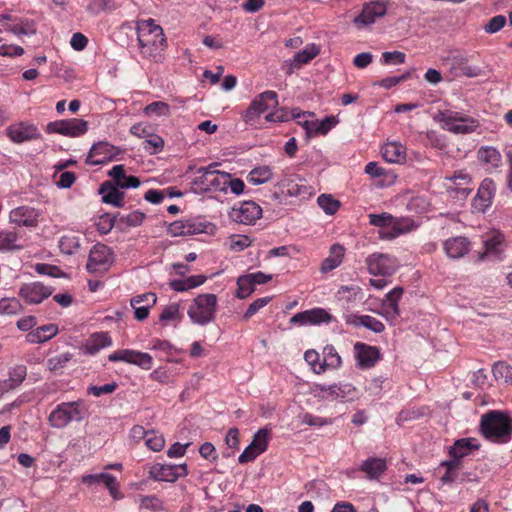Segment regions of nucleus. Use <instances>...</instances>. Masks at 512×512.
Wrapping results in <instances>:
<instances>
[{"label":"nucleus","mask_w":512,"mask_h":512,"mask_svg":"<svg viewBox=\"0 0 512 512\" xmlns=\"http://www.w3.org/2000/svg\"><path fill=\"white\" fill-rule=\"evenodd\" d=\"M137 40L143 57L158 62L166 45V38L161 26L153 19L142 21L137 29Z\"/></svg>","instance_id":"1"},{"label":"nucleus","mask_w":512,"mask_h":512,"mask_svg":"<svg viewBox=\"0 0 512 512\" xmlns=\"http://www.w3.org/2000/svg\"><path fill=\"white\" fill-rule=\"evenodd\" d=\"M480 431L490 442L504 444L512 437V419L508 413L492 410L481 416Z\"/></svg>","instance_id":"2"},{"label":"nucleus","mask_w":512,"mask_h":512,"mask_svg":"<svg viewBox=\"0 0 512 512\" xmlns=\"http://www.w3.org/2000/svg\"><path fill=\"white\" fill-rule=\"evenodd\" d=\"M88 414L85 402L81 399L62 402L50 412L47 421L54 429H64L71 422H82Z\"/></svg>","instance_id":"3"},{"label":"nucleus","mask_w":512,"mask_h":512,"mask_svg":"<svg viewBox=\"0 0 512 512\" xmlns=\"http://www.w3.org/2000/svg\"><path fill=\"white\" fill-rule=\"evenodd\" d=\"M216 310L217 296L212 293L200 294L189 305L187 315L193 324L206 326L214 321Z\"/></svg>","instance_id":"4"},{"label":"nucleus","mask_w":512,"mask_h":512,"mask_svg":"<svg viewBox=\"0 0 512 512\" xmlns=\"http://www.w3.org/2000/svg\"><path fill=\"white\" fill-rule=\"evenodd\" d=\"M219 163H212L207 167L197 170V176L193 180L195 188L201 192L226 191L227 172H220L216 169Z\"/></svg>","instance_id":"5"},{"label":"nucleus","mask_w":512,"mask_h":512,"mask_svg":"<svg viewBox=\"0 0 512 512\" xmlns=\"http://www.w3.org/2000/svg\"><path fill=\"white\" fill-rule=\"evenodd\" d=\"M436 120L443 129L454 134H468L479 127V122L476 119L463 116L461 113L452 110L439 111Z\"/></svg>","instance_id":"6"},{"label":"nucleus","mask_w":512,"mask_h":512,"mask_svg":"<svg viewBox=\"0 0 512 512\" xmlns=\"http://www.w3.org/2000/svg\"><path fill=\"white\" fill-rule=\"evenodd\" d=\"M278 96L275 91H264L258 94L245 110L242 117L246 123L254 124V122L269 109L278 106Z\"/></svg>","instance_id":"7"},{"label":"nucleus","mask_w":512,"mask_h":512,"mask_svg":"<svg viewBox=\"0 0 512 512\" xmlns=\"http://www.w3.org/2000/svg\"><path fill=\"white\" fill-rule=\"evenodd\" d=\"M88 130V122L83 119L71 118L53 121L47 124L48 133H56L67 137H79Z\"/></svg>","instance_id":"8"},{"label":"nucleus","mask_w":512,"mask_h":512,"mask_svg":"<svg viewBox=\"0 0 512 512\" xmlns=\"http://www.w3.org/2000/svg\"><path fill=\"white\" fill-rule=\"evenodd\" d=\"M113 263V254L104 244H96L89 253L86 268L90 273L106 272Z\"/></svg>","instance_id":"9"},{"label":"nucleus","mask_w":512,"mask_h":512,"mask_svg":"<svg viewBox=\"0 0 512 512\" xmlns=\"http://www.w3.org/2000/svg\"><path fill=\"white\" fill-rule=\"evenodd\" d=\"M365 263L368 268V272L372 275L391 276L397 270V261L389 254L384 253H373L369 255Z\"/></svg>","instance_id":"10"},{"label":"nucleus","mask_w":512,"mask_h":512,"mask_svg":"<svg viewBox=\"0 0 512 512\" xmlns=\"http://www.w3.org/2000/svg\"><path fill=\"white\" fill-rule=\"evenodd\" d=\"M188 474L186 464L168 465L157 463L150 467L149 477L155 481L175 482Z\"/></svg>","instance_id":"11"},{"label":"nucleus","mask_w":512,"mask_h":512,"mask_svg":"<svg viewBox=\"0 0 512 512\" xmlns=\"http://www.w3.org/2000/svg\"><path fill=\"white\" fill-rule=\"evenodd\" d=\"M269 430L266 428L259 429L253 436L251 443L240 454L239 463H247L253 461L258 455L267 450Z\"/></svg>","instance_id":"12"},{"label":"nucleus","mask_w":512,"mask_h":512,"mask_svg":"<svg viewBox=\"0 0 512 512\" xmlns=\"http://www.w3.org/2000/svg\"><path fill=\"white\" fill-rule=\"evenodd\" d=\"M277 185L283 194L292 197H305L312 193V188L298 175H284Z\"/></svg>","instance_id":"13"},{"label":"nucleus","mask_w":512,"mask_h":512,"mask_svg":"<svg viewBox=\"0 0 512 512\" xmlns=\"http://www.w3.org/2000/svg\"><path fill=\"white\" fill-rule=\"evenodd\" d=\"M118 153L119 150L108 142H98L91 147L86 158V163L90 165H101L111 161Z\"/></svg>","instance_id":"14"},{"label":"nucleus","mask_w":512,"mask_h":512,"mask_svg":"<svg viewBox=\"0 0 512 512\" xmlns=\"http://www.w3.org/2000/svg\"><path fill=\"white\" fill-rule=\"evenodd\" d=\"M495 191V183L490 179H484L472 201L473 209L477 212H485L492 204Z\"/></svg>","instance_id":"15"},{"label":"nucleus","mask_w":512,"mask_h":512,"mask_svg":"<svg viewBox=\"0 0 512 512\" xmlns=\"http://www.w3.org/2000/svg\"><path fill=\"white\" fill-rule=\"evenodd\" d=\"M52 293L53 289L41 282L24 284L19 291V295L30 304H39Z\"/></svg>","instance_id":"16"},{"label":"nucleus","mask_w":512,"mask_h":512,"mask_svg":"<svg viewBox=\"0 0 512 512\" xmlns=\"http://www.w3.org/2000/svg\"><path fill=\"white\" fill-rule=\"evenodd\" d=\"M262 216V208L254 201H244L238 209H233L232 217L236 222L251 225Z\"/></svg>","instance_id":"17"},{"label":"nucleus","mask_w":512,"mask_h":512,"mask_svg":"<svg viewBox=\"0 0 512 512\" xmlns=\"http://www.w3.org/2000/svg\"><path fill=\"white\" fill-rule=\"evenodd\" d=\"M332 320V316L323 308H314L304 312L296 313L291 317L290 322L292 324L299 325H317L321 323H329Z\"/></svg>","instance_id":"18"},{"label":"nucleus","mask_w":512,"mask_h":512,"mask_svg":"<svg viewBox=\"0 0 512 512\" xmlns=\"http://www.w3.org/2000/svg\"><path fill=\"white\" fill-rule=\"evenodd\" d=\"M7 135L15 143H22L40 137L37 127L27 122L10 125L7 128Z\"/></svg>","instance_id":"19"},{"label":"nucleus","mask_w":512,"mask_h":512,"mask_svg":"<svg viewBox=\"0 0 512 512\" xmlns=\"http://www.w3.org/2000/svg\"><path fill=\"white\" fill-rule=\"evenodd\" d=\"M386 4L384 2H372L367 4L361 14L354 19V23L357 27H366L373 24L378 17L383 16L386 13Z\"/></svg>","instance_id":"20"},{"label":"nucleus","mask_w":512,"mask_h":512,"mask_svg":"<svg viewBox=\"0 0 512 512\" xmlns=\"http://www.w3.org/2000/svg\"><path fill=\"white\" fill-rule=\"evenodd\" d=\"M403 295V288L395 287L385 295L382 302V315L388 321H394L400 315L398 302Z\"/></svg>","instance_id":"21"},{"label":"nucleus","mask_w":512,"mask_h":512,"mask_svg":"<svg viewBox=\"0 0 512 512\" xmlns=\"http://www.w3.org/2000/svg\"><path fill=\"white\" fill-rule=\"evenodd\" d=\"M82 482L84 484L92 485L102 482L106 488L109 490L110 495L114 499H121L123 494L119 490V484L116 478L108 473H99V474H88L82 477Z\"/></svg>","instance_id":"22"},{"label":"nucleus","mask_w":512,"mask_h":512,"mask_svg":"<svg viewBox=\"0 0 512 512\" xmlns=\"http://www.w3.org/2000/svg\"><path fill=\"white\" fill-rule=\"evenodd\" d=\"M204 231V225L192 219L174 221L168 227V232L172 236H190Z\"/></svg>","instance_id":"23"},{"label":"nucleus","mask_w":512,"mask_h":512,"mask_svg":"<svg viewBox=\"0 0 512 512\" xmlns=\"http://www.w3.org/2000/svg\"><path fill=\"white\" fill-rule=\"evenodd\" d=\"M345 322L347 325L353 327H365L374 333H382L385 330V325L378 319L370 315H345Z\"/></svg>","instance_id":"24"},{"label":"nucleus","mask_w":512,"mask_h":512,"mask_svg":"<svg viewBox=\"0 0 512 512\" xmlns=\"http://www.w3.org/2000/svg\"><path fill=\"white\" fill-rule=\"evenodd\" d=\"M451 70L455 76L477 77L481 75L482 69L479 66L468 64V57L465 55H457L450 60Z\"/></svg>","instance_id":"25"},{"label":"nucleus","mask_w":512,"mask_h":512,"mask_svg":"<svg viewBox=\"0 0 512 512\" xmlns=\"http://www.w3.org/2000/svg\"><path fill=\"white\" fill-rule=\"evenodd\" d=\"M444 251L451 259H459L464 257L470 250V242L462 236L447 239L444 244Z\"/></svg>","instance_id":"26"},{"label":"nucleus","mask_w":512,"mask_h":512,"mask_svg":"<svg viewBox=\"0 0 512 512\" xmlns=\"http://www.w3.org/2000/svg\"><path fill=\"white\" fill-rule=\"evenodd\" d=\"M386 470V459L381 457H370L359 466V471L363 472L369 480L379 479Z\"/></svg>","instance_id":"27"},{"label":"nucleus","mask_w":512,"mask_h":512,"mask_svg":"<svg viewBox=\"0 0 512 512\" xmlns=\"http://www.w3.org/2000/svg\"><path fill=\"white\" fill-rule=\"evenodd\" d=\"M10 221L17 226L35 227L37 225V213L33 208L21 206L10 212Z\"/></svg>","instance_id":"28"},{"label":"nucleus","mask_w":512,"mask_h":512,"mask_svg":"<svg viewBox=\"0 0 512 512\" xmlns=\"http://www.w3.org/2000/svg\"><path fill=\"white\" fill-rule=\"evenodd\" d=\"M108 175L113 179L115 185L122 189L137 188L141 183L138 177L125 174L124 165H115Z\"/></svg>","instance_id":"29"},{"label":"nucleus","mask_w":512,"mask_h":512,"mask_svg":"<svg viewBox=\"0 0 512 512\" xmlns=\"http://www.w3.org/2000/svg\"><path fill=\"white\" fill-rule=\"evenodd\" d=\"M355 350L357 351L359 365L362 367L370 368L374 366L380 357L379 349L377 347L369 346L364 343H356Z\"/></svg>","instance_id":"30"},{"label":"nucleus","mask_w":512,"mask_h":512,"mask_svg":"<svg viewBox=\"0 0 512 512\" xmlns=\"http://www.w3.org/2000/svg\"><path fill=\"white\" fill-rule=\"evenodd\" d=\"M319 53L320 49L316 44H310L306 46L303 50L297 52L293 60L290 61L287 73H293L294 69H298L300 68L301 65L307 64L312 59H314Z\"/></svg>","instance_id":"31"},{"label":"nucleus","mask_w":512,"mask_h":512,"mask_svg":"<svg viewBox=\"0 0 512 512\" xmlns=\"http://www.w3.org/2000/svg\"><path fill=\"white\" fill-rule=\"evenodd\" d=\"M99 193L102 194V201L111 204L115 207H122L124 200V193L119 190V187L112 185L110 182H104Z\"/></svg>","instance_id":"32"},{"label":"nucleus","mask_w":512,"mask_h":512,"mask_svg":"<svg viewBox=\"0 0 512 512\" xmlns=\"http://www.w3.org/2000/svg\"><path fill=\"white\" fill-rule=\"evenodd\" d=\"M5 30L16 36H32L37 32L36 22L32 19L21 18L5 26Z\"/></svg>","instance_id":"33"},{"label":"nucleus","mask_w":512,"mask_h":512,"mask_svg":"<svg viewBox=\"0 0 512 512\" xmlns=\"http://www.w3.org/2000/svg\"><path fill=\"white\" fill-rule=\"evenodd\" d=\"M345 249L340 244H334L330 248V254L322 261L320 270L322 273H327L334 270L343 261Z\"/></svg>","instance_id":"34"},{"label":"nucleus","mask_w":512,"mask_h":512,"mask_svg":"<svg viewBox=\"0 0 512 512\" xmlns=\"http://www.w3.org/2000/svg\"><path fill=\"white\" fill-rule=\"evenodd\" d=\"M383 158L389 163H401L406 158V149L399 142H389L381 150Z\"/></svg>","instance_id":"35"},{"label":"nucleus","mask_w":512,"mask_h":512,"mask_svg":"<svg viewBox=\"0 0 512 512\" xmlns=\"http://www.w3.org/2000/svg\"><path fill=\"white\" fill-rule=\"evenodd\" d=\"M479 444L473 438H463L457 440L452 447L449 449V454L451 457L455 458L454 460H459L460 458L468 455L472 450L478 449Z\"/></svg>","instance_id":"36"},{"label":"nucleus","mask_w":512,"mask_h":512,"mask_svg":"<svg viewBox=\"0 0 512 512\" xmlns=\"http://www.w3.org/2000/svg\"><path fill=\"white\" fill-rule=\"evenodd\" d=\"M58 333V327L55 324H47L38 327L33 332L27 334V341L32 344L43 343L53 338Z\"/></svg>","instance_id":"37"},{"label":"nucleus","mask_w":512,"mask_h":512,"mask_svg":"<svg viewBox=\"0 0 512 512\" xmlns=\"http://www.w3.org/2000/svg\"><path fill=\"white\" fill-rule=\"evenodd\" d=\"M27 368L24 365H16L9 371V378L2 381L3 391L17 388L26 378Z\"/></svg>","instance_id":"38"},{"label":"nucleus","mask_w":512,"mask_h":512,"mask_svg":"<svg viewBox=\"0 0 512 512\" xmlns=\"http://www.w3.org/2000/svg\"><path fill=\"white\" fill-rule=\"evenodd\" d=\"M415 225L411 219L400 218L393 220L391 229L389 231L381 233V237L384 239H393L400 234L407 233L414 229Z\"/></svg>","instance_id":"39"},{"label":"nucleus","mask_w":512,"mask_h":512,"mask_svg":"<svg viewBox=\"0 0 512 512\" xmlns=\"http://www.w3.org/2000/svg\"><path fill=\"white\" fill-rule=\"evenodd\" d=\"M478 158L481 162L489 164L493 168H498L502 164L501 154L494 147H481L478 150Z\"/></svg>","instance_id":"40"},{"label":"nucleus","mask_w":512,"mask_h":512,"mask_svg":"<svg viewBox=\"0 0 512 512\" xmlns=\"http://www.w3.org/2000/svg\"><path fill=\"white\" fill-rule=\"evenodd\" d=\"M273 178V172L269 166H258L250 171L248 175V182L253 185H260L267 183Z\"/></svg>","instance_id":"41"},{"label":"nucleus","mask_w":512,"mask_h":512,"mask_svg":"<svg viewBox=\"0 0 512 512\" xmlns=\"http://www.w3.org/2000/svg\"><path fill=\"white\" fill-rule=\"evenodd\" d=\"M111 344L112 340L108 333H95L91 336L87 349L90 354H96L100 349L109 347Z\"/></svg>","instance_id":"42"},{"label":"nucleus","mask_w":512,"mask_h":512,"mask_svg":"<svg viewBox=\"0 0 512 512\" xmlns=\"http://www.w3.org/2000/svg\"><path fill=\"white\" fill-rule=\"evenodd\" d=\"M130 353L127 358V363L136 365L145 370L152 368L153 358L150 354L135 350H130Z\"/></svg>","instance_id":"43"},{"label":"nucleus","mask_w":512,"mask_h":512,"mask_svg":"<svg viewBox=\"0 0 512 512\" xmlns=\"http://www.w3.org/2000/svg\"><path fill=\"white\" fill-rule=\"evenodd\" d=\"M19 236L14 231L0 232V251L20 250L22 246L17 244Z\"/></svg>","instance_id":"44"},{"label":"nucleus","mask_w":512,"mask_h":512,"mask_svg":"<svg viewBox=\"0 0 512 512\" xmlns=\"http://www.w3.org/2000/svg\"><path fill=\"white\" fill-rule=\"evenodd\" d=\"M337 122L338 121L333 116H328V117L324 118L321 122H318L317 120L316 121H312V127H311V130H310L309 137L315 136V135H318V134L326 135L329 132V130L334 125L337 124Z\"/></svg>","instance_id":"45"},{"label":"nucleus","mask_w":512,"mask_h":512,"mask_svg":"<svg viewBox=\"0 0 512 512\" xmlns=\"http://www.w3.org/2000/svg\"><path fill=\"white\" fill-rule=\"evenodd\" d=\"M59 248L62 253L71 255L80 248V239L75 235H64L59 241Z\"/></svg>","instance_id":"46"},{"label":"nucleus","mask_w":512,"mask_h":512,"mask_svg":"<svg viewBox=\"0 0 512 512\" xmlns=\"http://www.w3.org/2000/svg\"><path fill=\"white\" fill-rule=\"evenodd\" d=\"M254 289H255V286H254L253 282L251 281L250 276L248 274L238 277L236 296L239 299L247 298L248 296L251 295V293L254 291Z\"/></svg>","instance_id":"47"},{"label":"nucleus","mask_w":512,"mask_h":512,"mask_svg":"<svg viewBox=\"0 0 512 512\" xmlns=\"http://www.w3.org/2000/svg\"><path fill=\"white\" fill-rule=\"evenodd\" d=\"M304 359L314 373L322 374L326 371L324 360L320 362V355L315 350H307L304 354Z\"/></svg>","instance_id":"48"},{"label":"nucleus","mask_w":512,"mask_h":512,"mask_svg":"<svg viewBox=\"0 0 512 512\" xmlns=\"http://www.w3.org/2000/svg\"><path fill=\"white\" fill-rule=\"evenodd\" d=\"M496 380L504 383L512 382V367L505 362H498L492 368Z\"/></svg>","instance_id":"49"},{"label":"nucleus","mask_w":512,"mask_h":512,"mask_svg":"<svg viewBox=\"0 0 512 512\" xmlns=\"http://www.w3.org/2000/svg\"><path fill=\"white\" fill-rule=\"evenodd\" d=\"M324 365L327 369H337L341 366V357L333 346H326L324 348Z\"/></svg>","instance_id":"50"},{"label":"nucleus","mask_w":512,"mask_h":512,"mask_svg":"<svg viewBox=\"0 0 512 512\" xmlns=\"http://www.w3.org/2000/svg\"><path fill=\"white\" fill-rule=\"evenodd\" d=\"M318 205L328 215H333L340 207V202L331 195L322 194L317 199Z\"/></svg>","instance_id":"51"},{"label":"nucleus","mask_w":512,"mask_h":512,"mask_svg":"<svg viewBox=\"0 0 512 512\" xmlns=\"http://www.w3.org/2000/svg\"><path fill=\"white\" fill-rule=\"evenodd\" d=\"M21 304L16 298H2L0 300V315H16L21 311Z\"/></svg>","instance_id":"52"},{"label":"nucleus","mask_w":512,"mask_h":512,"mask_svg":"<svg viewBox=\"0 0 512 512\" xmlns=\"http://www.w3.org/2000/svg\"><path fill=\"white\" fill-rule=\"evenodd\" d=\"M442 467H446L444 475L441 477L443 484H449L455 481L457 478V470L459 468V460L443 461L440 464Z\"/></svg>","instance_id":"53"},{"label":"nucleus","mask_w":512,"mask_h":512,"mask_svg":"<svg viewBox=\"0 0 512 512\" xmlns=\"http://www.w3.org/2000/svg\"><path fill=\"white\" fill-rule=\"evenodd\" d=\"M144 113L148 116H170V107L162 101L152 102L144 108Z\"/></svg>","instance_id":"54"},{"label":"nucleus","mask_w":512,"mask_h":512,"mask_svg":"<svg viewBox=\"0 0 512 512\" xmlns=\"http://www.w3.org/2000/svg\"><path fill=\"white\" fill-rule=\"evenodd\" d=\"M504 241V235L500 232H494L489 238L484 240L486 253H499L501 245Z\"/></svg>","instance_id":"55"},{"label":"nucleus","mask_w":512,"mask_h":512,"mask_svg":"<svg viewBox=\"0 0 512 512\" xmlns=\"http://www.w3.org/2000/svg\"><path fill=\"white\" fill-rule=\"evenodd\" d=\"M180 305L178 303H172L165 306L159 316L160 321L166 322L170 320H181Z\"/></svg>","instance_id":"56"},{"label":"nucleus","mask_w":512,"mask_h":512,"mask_svg":"<svg viewBox=\"0 0 512 512\" xmlns=\"http://www.w3.org/2000/svg\"><path fill=\"white\" fill-rule=\"evenodd\" d=\"M145 444L152 451L159 452L163 449L165 440L161 434L149 431L145 439Z\"/></svg>","instance_id":"57"},{"label":"nucleus","mask_w":512,"mask_h":512,"mask_svg":"<svg viewBox=\"0 0 512 512\" xmlns=\"http://www.w3.org/2000/svg\"><path fill=\"white\" fill-rule=\"evenodd\" d=\"M369 223L376 227L387 228L393 223L394 217L390 213L369 214Z\"/></svg>","instance_id":"58"},{"label":"nucleus","mask_w":512,"mask_h":512,"mask_svg":"<svg viewBox=\"0 0 512 512\" xmlns=\"http://www.w3.org/2000/svg\"><path fill=\"white\" fill-rule=\"evenodd\" d=\"M72 359L70 353H63L47 360V366L50 371H58L66 366V364Z\"/></svg>","instance_id":"59"},{"label":"nucleus","mask_w":512,"mask_h":512,"mask_svg":"<svg viewBox=\"0 0 512 512\" xmlns=\"http://www.w3.org/2000/svg\"><path fill=\"white\" fill-rule=\"evenodd\" d=\"M251 239L246 235H232L229 238V248L232 251H242L251 245Z\"/></svg>","instance_id":"60"},{"label":"nucleus","mask_w":512,"mask_h":512,"mask_svg":"<svg viewBox=\"0 0 512 512\" xmlns=\"http://www.w3.org/2000/svg\"><path fill=\"white\" fill-rule=\"evenodd\" d=\"M336 391L337 394H339L340 401H352L356 398L357 392L355 387H353L351 384L345 383V384H336Z\"/></svg>","instance_id":"61"},{"label":"nucleus","mask_w":512,"mask_h":512,"mask_svg":"<svg viewBox=\"0 0 512 512\" xmlns=\"http://www.w3.org/2000/svg\"><path fill=\"white\" fill-rule=\"evenodd\" d=\"M271 301V297H263L254 300L246 310L243 319L248 320L256 314L261 308L265 307Z\"/></svg>","instance_id":"62"},{"label":"nucleus","mask_w":512,"mask_h":512,"mask_svg":"<svg viewBox=\"0 0 512 512\" xmlns=\"http://www.w3.org/2000/svg\"><path fill=\"white\" fill-rule=\"evenodd\" d=\"M406 55L400 51L384 52L382 54V63L385 65L402 64L405 62Z\"/></svg>","instance_id":"63"},{"label":"nucleus","mask_w":512,"mask_h":512,"mask_svg":"<svg viewBox=\"0 0 512 512\" xmlns=\"http://www.w3.org/2000/svg\"><path fill=\"white\" fill-rule=\"evenodd\" d=\"M506 23V18L503 15H497L491 18L488 23L484 26V30L487 33H496L501 30Z\"/></svg>","instance_id":"64"}]
</instances>
